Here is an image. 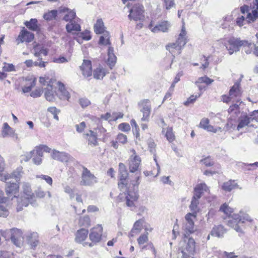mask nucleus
Segmentation results:
<instances>
[{
	"instance_id": "nucleus-1",
	"label": "nucleus",
	"mask_w": 258,
	"mask_h": 258,
	"mask_svg": "<svg viewBox=\"0 0 258 258\" xmlns=\"http://www.w3.org/2000/svg\"><path fill=\"white\" fill-rule=\"evenodd\" d=\"M23 195L18 199L17 210L21 211L23 207H26L29 204L33 206H36L37 204L35 200L34 193L32 191L30 184L24 182L22 184Z\"/></svg>"
},
{
	"instance_id": "nucleus-2",
	"label": "nucleus",
	"mask_w": 258,
	"mask_h": 258,
	"mask_svg": "<svg viewBox=\"0 0 258 258\" xmlns=\"http://www.w3.org/2000/svg\"><path fill=\"white\" fill-rule=\"evenodd\" d=\"M119 182L118 183V187L120 190H123L124 189L128 188V180L134 186H138L140 182L139 181L140 178V174L138 172L135 173V177L134 179H131L128 177V173L126 169L125 166L124 164L120 163L119 164Z\"/></svg>"
},
{
	"instance_id": "nucleus-3",
	"label": "nucleus",
	"mask_w": 258,
	"mask_h": 258,
	"mask_svg": "<svg viewBox=\"0 0 258 258\" xmlns=\"http://www.w3.org/2000/svg\"><path fill=\"white\" fill-rule=\"evenodd\" d=\"M186 32L184 25H182L181 32L175 42L169 43L166 45V49L174 57L175 55L181 53V50L187 43Z\"/></svg>"
},
{
	"instance_id": "nucleus-4",
	"label": "nucleus",
	"mask_w": 258,
	"mask_h": 258,
	"mask_svg": "<svg viewBox=\"0 0 258 258\" xmlns=\"http://www.w3.org/2000/svg\"><path fill=\"white\" fill-rule=\"evenodd\" d=\"M251 12L252 14L249 12L248 6L241 7L240 8V14L236 18V24L239 27H242L254 21L258 17V13L257 10H252Z\"/></svg>"
},
{
	"instance_id": "nucleus-5",
	"label": "nucleus",
	"mask_w": 258,
	"mask_h": 258,
	"mask_svg": "<svg viewBox=\"0 0 258 258\" xmlns=\"http://www.w3.org/2000/svg\"><path fill=\"white\" fill-rule=\"evenodd\" d=\"M232 218L234 220H229L227 224L230 227L234 228L237 232H241V229L237 225V223L241 222L244 223L245 221H251L250 217L247 214L242 212H240L239 214H234L232 216Z\"/></svg>"
},
{
	"instance_id": "nucleus-6",
	"label": "nucleus",
	"mask_w": 258,
	"mask_h": 258,
	"mask_svg": "<svg viewBox=\"0 0 258 258\" xmlns=\"http://www.w3.org/2000/svg\"><path fill=\"white\" fill-rule=\"evenodd\" d=\"M103 228L101 225H97L90 230L89 235V239L91 242H85L83 243L84 246L91 247L97 243L99 242L102 235Z\"/></svg>"
},
{
	"instance_id": "nucleus-7",
	"label": "nucleus",
	"mask_w": 258,
	"mask_h": 258,
	"mask_svg": "<svg viewBox=\"0 0 258 258\" xmlns=\"http://www.w3.org/2000/svg\"><path fill=\"white\" fill-rule=\"evenodd\" d=\"M196 213H188L185 216V221L183 224L182 229L185 233L184 235H189L196 231L194 221L196 219Z\"/></svg>"
},
{
	"instance_id": "nucleus-8",
	"label": "nucleus",
	"mask_w": 258,
	"mask_h": 258,
	"mask_svg": "<svg viewBox=\"0 0 258 258\" xmlns=\"http://www.w3.org/2000/svg\"><path fill=\"white\" fill-rule=\"evenodd\" d=\"M97 182V177L87 168L83 167L80 184L83 186H92Z\"/></svg>"
},
{
	"instance_id": "nucleus-9",
	"label": "nucleus",
	"mask_w": 258,
	"mask_h": 258,
	"mask_svg": "<svg viewBox=\"0 0 258 258\" xmlns=\"http://www.w3.org/2000/svg\"><path fill=\"white\" fill-rule=\"evenodd\" d=\"M188 235H184L183 242L181 243V249L183 254H194L196 252V243L192 238H188Z\"/></svg>"
},
{
	"instance_id": "nucleus-10",
	"label": "nucleus",
	"mask_w": 258,
	"mask_h": 258,
	"mask_svg": "<svg viewBox=\"0 0 258 258\" xmlns=\"http://www.w3.org/2000/svg\"><path fill=\"white\" fill-rule=\"evenodd\" d=\"M241 45H242V40L234 37L230 38L225 43L226 48L230 55L239 51Z\"/></svg>"
},
{
	"instance_id": "nucleus-11",
	"label": "nucleus",
	"mask_w": 258,
	"mask_h": 258,
	"mask_svg": "<svg viewBox=\"0 0 258 258\" xmlns=\"http://www.w3.org/2000/svg\"><path fill=\"white\" fill-rule=\"evenodd\" d=\"M144 12L143 6L139 4H137L135 5L130 10V14L128 17L130 20L141 21L144 19Z\"/></svg>"
},
{
	"instance_id": "nucleus-12",
	"label": "nucleus",
	"mask_w": 258,
	"mask_h": 258,
	"mask_svg": "<svg viewBox=\"0 0 258 258\" xmlns=\"http://www.w3.org/2000/svg\"><path fill=\"white\" fill-rule=\"evenodd\" d=\"M138 105L140 107L141 112L143 113L142 120L145 121H149L151 111V105L150 103V100L149 99H144L139 102Z\"/></svg>"
},
{
	"instance_id": "nucleus-13",
	"label": "nucleus",
	"mask_w": 258,
	"mask_h": 258,
	"mask_svg": "<svg viewBox=\"0 0 258 258\" xmlns=\"http://www.w3.org/2000/svg\"><path fill=\"white\" fill-rule=\"evenodd\" d=\"M148 27L153 33L166 32L170 27V24L168 21H163L154 26L153 22H151Z\"/></svg>"
},
{
	"instance_id": "nucleus-14",
	"label": "nucleus",
	"mask_w": 258,
	"mask_h": 258,
	"mask_svg": "<svg viewBox=\"0 0 258 258\" xmlns=\"http://www.w3.org/2000/svg\"><path fill=\"white\" fill-rule=\"evenodd\" d=\"M19 186L16 183H8L6 186V192L7 195V201L9 199L11 198V200H13V198H17L18 200V198L17 197L16 195L19 191Z\"/></svg>"
},
{
	"instance_id": "nucleus-15",
	"label": "nucleus",
	"mask_w": 258,
	"mask_h": 258,
	"mask_svg": "<svg viewBox=\"0 0 258 258\" xmlns=\"http://www.w3.org/2000/svg\"><path fill=\"white\" fill-rule=\"evenodd\" d=\"M11 239L15 245L20 247L23 244V240L22 231L15 228L11 229Z\"/></svg>"
},
{
	"instance_id": "nucleus-16",
	"label": "nucleus",
	"mask_w": 258,
	"mask_h": 258,
	"mask_svg": "<svg viewBox=\"0 0 258 258\" xmlns=\"http://www.w3.org/2000/svg\"><path fill=\"white\" fill-rule=\"evenodd\" d=\"M125 195V203L126 206L132 208L135 206V202L139 198V195L137 191L128 189Z\"/></svg>"
},
{
	"instance_id": "nucleus-17",
	"label": "nucleus",
	"mask_w": 258,
	"mask_h": 258,
	"mask_svg": "<svg viewBox=\"0 0 258 258\" xmlns=\"http://www.w3.org/2000/svg\"><path fill=\"white\" fill-rule=\"evenodd\" d=\"M43 156V154L41 152L40 149L35 148L29 153V157L25 161H29L33 156L32 159L33 163L35 165H39L42 163V157Z\"/></svg>"
},
{
	"instance_id": "nucleus-18",
	"label": "nucleus",
	"mask_w": 258,
	"mask_h": 258,
	"mask_svg": "<svg viewBox=\"0 0 258 258\" xmlns=\"http://www.w3.org/2000/svg\"><path fill=\"white\" fill-rule=\"evenodd\" d=\"M28 244L31 248L35 249L39 243L38 235L34 232H28L26 235Z\"/></svg>"
},
{
	"instance_id": "nucleus-19",
	"label": "nucleus",
	"mask_w": 258,
	"mask_h": 258,
	"mask_svg": "<svg viewBox=\"0 0 258 258\" xmlns=\"http://www.w3.org/2000/svg\"><path fill=\"white\" fill-rule=\"evenodd\" d=\"M129 169L131 173L138 171L141 164V158L137 155L132 156L129 159Z\"/></svg>"
},
{
	"instance_id": "nucleus-20",
	"label": "nucleus",
	"mask_w": 258,
	"mask_h": 258,
	"mask_svg": "<svg viewBox=\"0 0 258 258\" xmlns=\"http://www.w3.org/2000/svg\"><path fill=\"white\" fill-rule=\"evenodd\" d=\"M34 38L33 33L28 31L26 29L23 28V29L20 33L17 40L18 43L20 42H29L32 41Z\"/></svg>"
},
{
	"instance_id": "nucleus-21",
	"label": "nucleus",
	"mask_w": 258,
	"mask_h": 258,
	"mask_svg": "<svg viewBox=\"0 0 258 258\" xmlns=\"http://www.w3.org/2000/svg\"><path fill=\"white\" fill-rule=\"evenodd\" d=\"M57 95L56 93L55 89H54L50 83L47 84V87L45 89L44 95L46 99L50 102H53L55 100V96Z\"/></svg>"
},
{
	"instance_id": "nucleus-22",
	"label": "nucleus",
	"mask_w": 258,
	"mask_h": 258,
	"mask_svg": "<svg viewBox=\"0 0 258 258\" xmlns=\"http://www.w3.org/2000/svg\"><path fill=\"white\" fill-rule=\"evenodd\" d=\"M83 138L88 141V144L92 147L98 145L97 135L92 130H89V133L83 134Z\"/></svg>"
},
{
	"instance_id": "nucleus-23",
	"label": "nucleus",
	"mask_w": 258,
	"mask_h": 258,
	"mask_svg": "<svg viewBox=\"0 0 258 258\" xmlns=\"http://www.w3.org/2000/svg\"><path fill=\"white\" fill-rule=\"evenodd\" d=\"M22 173V168H17L11 174L0 173V179L1 180L6 181L9 178H14L16 180H19L21 177Z\"/></svg>"
},
{
	"instance_id": "nucleus-24",
	"label": "nucleus",
	"mask_w": 258,
	"mask_h": 258,
	"mask_svg": "<svg viewBox=\"0 0 258 258\" xmlns=\"http://www.w3.org/2000/svg\"><path fill=\"white\" fill-rule=\"evenodd\" d=\"M51 156L53 159L59 160L63 162H68L71 158L70 155L68 153L63 152H59L56 150L53 151Z\"/></svg>"
},
{
	"instance_id": "nucleus-25",
	"label": "nucleus",
	"mask_w": 258,
	"mask_h": 258,
	"mask_svg": "<svg viewBox=\"0 0 258 258\" xmlns=\"http://www.w3.org/2000/svg\"><path fill=\"white\" fill-rule=\"evenodd\" d=\"M80 69L82 71V75L85 77L91 76L92 73L91 61L84 60L82 64L80 66Z\"/></svg>"
},
{
	"instance_id": "nucleus-26",
	"label": "nucleus",
	"mask_w": 258,
	"mask_h": 258,
	"mask_svg": "<svg viewBox=\"0 0 258 258\" xmlns=\"http://www.w3.org/2000/svg\"><path fill=\"white\" fill-rule=\"evenodd\" d=\"M2 136L3 138H6L7 137H15L16 139L18 138L17 135L15 134L14 130L10 126L7 122H5L3 124L2 130Z\"/></svg>"
},
{
	"instance_id": "nucleus-27",
	"label": "nucleus",
	"mask_w": 258,
	"mask_h": 258,
	"mask_svg": "<svg viewBox=\"0 0 258 258\" xmlns=\"http://www.w3.org/2000/svg\"><path fill=\"white\" fill-rule=\"evenodd\" d=\"M78 21L79 19H77L74 21H71L66 25V28L69 33L74 34L76 32L81 31V27L78 23Z\"/></svg>"
},
{
	"instance_id": "nucleus-28",
	"label": "nucleus",
	"mask_w": 258,
	"mask_h": 258,
	"mask_svg": "<svg viewBox=\"0 0 258 258\" xmlns=\"http://www.w3.org/2000/svg\"><path fill=\"white\" fill-rule=\"evenodd\" d=\"M88 235V231L82 228L77 231L76 234L75 241L77 243H83L84 241L87 238Z\"/></svg>"
},
{
	"instance_id": "nucleus-29",
	"label": "nucleus",
	"mask_w": 258,
	"mask_h": 258,
	"mask_svg": "<svg viewBox=\"0 0 258 258\" xmlns=\"http://www.w3.org/2000/svg\"><path fill=\"white\" fill-rule=\"evenodd\" d=\"M58 96L60 99L62 100H69L70 98V95L68 91L66 90L64 85L60 82H58Z\"/></svg>"
},
{
	"instance_id": "nucleus-30",
	"label": "nucleus",
	"mask_w": 258,
	"mask_h": 258,
	"mask_svg": "<svg viewBox=\"0 0 258 258\" xmlns=\"http://www.w3.org/2000/svg\"><path fill=\"white\" fill-rule=\"evenodd\" d=\"M116 62V57L113 53V48L109 47L108 49V59L107 63L109 68L112 69Z\"/></svg>"
},
{
	"instance_id": "nucleus-31",
	"label": "nucleus",
	"mask_w": 258,
	"mask_h": 258,
	"mask_svg": "<svg viewBox=\"0 0 258 258\" xmlns=\"http://www.w3.org/2000/svg\"><path fill=\"white\" fill-rule=\"evenodd\" d=\"M208 188L205 183H200L196 185L194 189V196L201 198L204 191H207Z\"/></svg>"
},
{
	"instance_id": "nucleus-32",
	"label": "nucleus",
	"mask_w": 258,
	"mask_h": 258,
	"mask_svg": "<svg viewBox=\"0 0 258 258\" xmlns=\"http://www.w3.org/2000/svg\"><path fill=\"white\" fill-rule=\"evenodd\" d=\"M225 233H226V230L224 227L221 225H219L213 227L211 232V235L212 236L221 237L223 236Z\"/></svg>"
},
{
	"instance_id": "nucleus-33",
	"label": "nucleus",
	"mask_w": 258,
	"mask_h": 258,
	"mask_svg": "<svg viewBox=\"0 0 258 258\" xmlns=\"http://www.w3.org/2000/svg\"><path fill=\"white\" fill-rule=\"evenodd\" d=\"M249 116L247 115H241L238 119V124L237 126L238 131L240 129L246 126L250 122Z\"/></svg>"
},
{
	"instance_id": "nucleus-34",
	"label": "nucleus",
	"mask_w": 258,
	"mask_h": 258,
	"mask_svg": "<svg viewBox=\"0 0 258 258\" xmlns=\"http://www.w3.org/2000/svg\"><path fill=\"white\" fill-rule=\"evenodd\" d=\"M63 12H67L63 17V20L67 22H71L74 21L78 18L76 17V13L73 10H70L68 8H64L63 10Z\"/></svg>"
},
{
	"instance_id": "nucleus-35",
	"label": "nucleus",
	"mask_w": 258,
	"mask_h": 258,
	"mask_svg": "<svg viewBox=\"0 0 258 258\" xmlns=\"http://www.w3.org/2000/svg\"><path fill=\"white\" fill-rule=\"evenodd\" d=\"M237 186V183L234 180H229L223 183L222 188L226 191H230Z\"/></svg>"
},
{
	"instance_id": "nucleus-36",
	"label": "nucleus",
	"mask_w": 258,
	"mask_h": 258,
	"mask_svg": "<svg viewBox=\"0 0 258 258\" xmlns=\"http://www.w3.org/2000/svg\"><path fill=\"white\" fill-rule=\"evenodd\" d=\"M26 81H30V85L28 86H24L22 88V92L24 93L29 92L32 88L35 86L36 79L33 77H28L25 79Z\"/></svg>"
},
{
	"instance_id": "nucleus-37",
	"label": "nucleus",
	"mask_w": 258,
	"mask_h": 258,
	"mask_svg": "<svg viewBox=\"0 0 258 258\" xmlns=\"http://www.w3.org/2000/svg\"><path fill=\"white\" fill-rule=\"evenodd\" d=\"M94 31L97 34H102L106 32L103 22L101 19H98L95 24Z\"/></svg>"
},
{
	"instance_id": "nucleus-38",
	"label": "nucleus",
	"mask_w": 258,
	"mask_h": 258,
	"mask_svg": "<svg viewBox=\"0 0 258 258\" xmlns=\"http://www.w3.org/2000/svg\"><path fill=\"white\" fill-rule=\"evenodd\" d=\"M200 198L195 197L193 196L190 204L189 205V209L192 211L191 213H196V215H197V213L199 211V207L198 205L199 204V200Z\"/></svg>"
},
{
	"instance_id": "nucleus-39",
	"label": "nucleus",
	"mask_w": 258,
	"mask_h": 258,
	"mask_svg": "<svg viewBox=\"0 0 258 258\" xmlns=\"http://www.w3.org/2000/svg\"><path fill=\"white\" fill-rule=\"evenodd\" d=\"M242 45H241V47H242V51H244L247 54L251 53L255 45L246 40H242Z\"/></svg>"
},
{
	"instance_id": "nucleus-40",
	"label": "nucleus",
	"mask_w": 258,
	"mask_h": 258,
	"mask_svg": "<svg viewBox=\"0 0 258 258\" xmlns=\"http://www.w3.org/2000/svg\"><path fill=\"white\" fill-rule=\"evenodd\" d=\"M229 95L232 96L233 99L234 97H237L241 94V92L239 89V85L237 84H234L230 89L229 91Z\"/></svg>"
},
{
	"instance_id": "nucleus-41",
	"label": "nucleus",
	"mask_w": 258,
	"mask_h": 258,
	"mask_svg": "<svg viewBox=\"0 0 258 258\" xmlns=\"http://www.w3.org/2000/svg\"><path fill=\"white\" fill-rule=\"evenodd\" d=\"M24 24L28 29L32 31H37L38 29L37 20L36 19H31L29 21H26Z\"/></svg>"
},
{
	"instance_id": "nucleus-42",
	"label": "nucleus",
	"mask_w": 258,
	"mask_h": 258,
	"mask_svg": "<svg viewBox=\"0 0 258 258\" xmlns=\"http://www.w3.org/2000/svg\"><path fill=\"white\" fill-rule=\"evenodd\" d=\"M105 70L102 68H97L94 71L93 76L96 79H101L105 76Z\"/></svg>"
},
{
	"instance_id": "nucleus-43",
	"label": "nucleus",
	"mask_w": 258,
	"mask_h": 258,
	"mask_svg": "<svg viewBox=\"0 0 258 258\" xmlns=\"http://www.w3.org/2000/svg\"><path fill=\"white\" fill-rule=\"evenodd\" d=\"M99 39V44L106 45L110 44V36L109 32L107 31L104 32L102 33Z\"/></svg>"
},
{
	"instance_id": "nucleus-44",
	"label": "nucleus",
	"mask_w": 258,
	"mask_h": 258,
	"mask_svg": "<svg viewBox=\"0 0 258 258\" xmlns=\"http://www.w3.org/2000/svg\"><path fill=\"white\" fill-rule=\"evenodd\" d=\"M57 15V11L56 10H51L43 15V18L47 21H51L55 19Z\"/></svg>"
},
{
	"instance_id": "nucleus-45",
	"label": "nucleus",
	"mask_w": 258,
	"mask_h": 258,
	"mask_svg": "<svg viewBox=\"0 0 258 258\" xmlns=\"http://www.w3.org/2000/svg\"><path fill=\"white\" fill-rule=\"evenodd\" d=\"M220 211L229 217L233 212L234 210L228 206L226 203H224L220 207Z\"/></svg>"
},
{
	"instance_id": "nucleus-46",
	"label": "nucleus",
	"mask_w": 258,
	"mask_h": 258,
	"mask_svg": "<svg viewBox=\"0 0 258 258\" xmlns=\"http://www.w3.org/2000/svg\"><path fill=\"white\" fill-rule=\"evenodd\" d=\"M48 54V51L46 49L42 48L39 50L38 47L34 48V55L38 58H41L42 55L46 56Z\"/></svg>"
},
{
	"instance_id": "nucleus-47",
	"label": "nucleus",
	"mask_w": 258,
	"mask_h": 258,
	"mask_svg": "<svg viewBox=\"0 0 258 258\" xmlns=\"http://www.w3.org/2000/svg\"><path fill=\"white\" fill-rule=\"evenodd\" d=\"M79 224L81 226L88 227L90 226V219L89 216H85L80 218Z\"/></svg>"
},
{
	"instance_id": "nucleus-48",
	"label": "nucleus",
	"mask_w": 258,
	"mask_h": 258,
	"mask_svg": "<svg viewBox=\"0 0 258 258\" xmlns=\"http://www.w3.org/2000/svg\"><path fill=\"white\" fill-rule=\"evenodd\" d=\"M241 103L239 100L237 99L236 103L231 105L228 109V112L229 113H232V112H234V113H237L239 112V105Z\"/></svg>"
},
{
	"instance_id": "nucleus-49",
	"label": "nucleus",
	"mask_w": 258,
	"mask_h": 258,
	"mask_svg": "<svg viewBox=\"0 0 258 258\" xmlns=\"http://www.w3.org/2000/svg\"><path fill=\"white\" fill-rule=\"evenodd\" d=\"M165 137L169 142H172L175 140V136L173 133L172 128L168 127L165 133Z\"/></svg>"
},
{
	"instance_id": "nucleus-50",
	"label": "nucleus",
	"mask_w": 258,
	"mask_h": 258,
	"mask_svg": "<svg viewBox=\"0 0 258 258\" xmlns=\"http://www.w3.org/2000/svg\"><path fill=\"white\" fill-rule=\"evenodd\" d=\"M213 82V80L210 79L209 77L207 76H204L200 77L196 82V84H199L201 83H205L206 85H209L212 84Z\"/></svg>"
},
{
	"instance_id": "nucleus-51",
	"label": "nucleus",
	"mask_w": 258,
	"mask_h": 258,
	"mask_svg": "<svg viewBox=\"0 0 258 258\" xmlns=\"http://www.w3.org/2000/svg\"><path fill=\"white\" fill-rule=\"evenodd\" d=\"M149 240L148 232H146L142 234L137 239L138 243L139 245H142L147 242Z\"/></svg>"
},
{
	"instance_id": "nucleus-52",
	"label": "nucleus",
	"mask_w": 258,
	"mask_h": 258,
	"mask_svg": "<svg viewBox=\"0 0 258 258\" xmlns=\"http://www.w3.org/2000/svg\"><path fill=\"white\" fill-rule=\"evenodd\" d=\"M47 111L53 115V117L56 120H58V116L57 114L60 112V110L55 107L52 106L48 108Z\"/></svg>"
},
{
	"instance_id": "nucleus-53",
	"label": "nucleus",
	"mask_w": 258,
	"mask_h": 258,
	"mask_svg": "<svg viewBox=\"0 0 258 258\" xmlns=\"http://www.w3.org/2000/svg\"><path fill=\"white\" fill-rule=\"evenodd\" d=\"M201 93H198V94L194 95H191L187 100L184 103L185 105H188L189 104L193 103L196 99L200 97L201 95Z\"/></svg>"
},
{
	"instance_id": "nucleus-54",
	"label": "nucleus",
	"mask_w": 258,
	"mask_h": 258,
	"mask_svg": "<svg viewBox=\"0 0 258 258\" xmlns=\"http://www.w3.org/2000/svg\"><path fill=\"white\" fill-rule=\"evenodd\" d=\"M36 177L37 178H40L41 179L44 180L50 186H51L52 184V179L51 177L48 175L42 174L36 175Z\"/></svg>"
},
{
	"instance_id": "nucleus-55",
	"label": "nucleus",
	"mask_w": 258,
	"mask_h": 258,
	"mask_svg": "<svg viewBox=\"0 0 258 258\" xmlns=\"http://www.w3.org/2000/svg\"><path fill=\"white\" fill-rule=\"evenodd\" d=\"M3 204L0 202V217H6L9 215V212L7 208L2 205Z\"/></svg>"
},
{
	"instance_id": "nucleus-56",
	"label": "nucleus",
	"mask_w": 258,
	"mask_h": 258,
	"mask_svg": "<svg viewBox=\"0 0 258 258\" xmlns=\"http://www.w3.org/2000/svg\"><path fill=\"white\" fill-rule=\"evenodd\" d=\"M144 221L142 219H140L137 221L133 226V228L137 230V232H140L142 229V226Z\"/></svg>"
},
{
	"instance_id": "nucleus-57",
	"label": "nucleus",
	"mask_w": 258,
	"mask_h": 258,
	"mask_svg": "<svg viewBox=\"0 0 258 258\" xmlns=\"http://www.w3.org/2000/svg\"><path fill=\"white\" fill-rule=\"evenodd\" d=\"M3 70L4 72H12L15 71V66L11 63H5L3 67Z\"/></svg>"
},
{
	"instance_id": "nucleus-58",
	"label": "nucleus",
	"mask_w": 258,
	"mask_h": 258,
	"mask_svg": "<svg viewBox=\"0 0 258 258\" xmlns=\"http://www.w3.org/2000/svg\"><path fill=\"white\" fill-rule=\"evenodd\" d=\"M43 93V90L41 88L36 89L35 90L33 91L31 94L30 96L33 98H37L40 97Z\"/></svg>"
},
{
	"instance_id": "nucleus-59",
	"label": "nucleus",
	"mask_w": 258,
	"mask_h": 258,
	"mask_svg": "<svg viewBox=\"0 0 258 258\" xmlns=\"http://www.w3.org/2000/svg\"><path fill=\"white\" fill-rule=\"evenodd\" d=\"M0 258H14L13 253L7 251H0Z\"/></svg>"
},
{
	"instance_id": "nucleus-60",
	"label": "nucleus",
	"mask_w": 258,
	"mask_h": 258,
	"mask_svg": "<svg viewBox=\"0 0 258 258\" xmlns=\"http://www.w3.org/2000/svg\"><path fill=\"white\" fill-rule=\"evenodd\" d=\"M63 188L64 191L70 196L71 199L74 198V191L70 186L66 185Z\"/></svg>"
},
{
	"instance_id": "nucleus-61",
	"label": "nucleus",
	"mask_w": 258,
	"mask_h": 258,
	"mask_svg": "<svg viewBox=\"0 0 258 258\" xmlns=\"http://www.w3.org/2000/svg\"><path fill=\"white\" fill-rule=\"evenodd\" d=\"M118 128L122 132H128L131 130V127L128 123H122L119 124Z\"/></svg>"
},
{
	"instance_id": "nucleus-62",
	"label": "nucleus",
	"mask_w": 258,
	"mask_h": 258,
	"mask_svg": "<svg viewBox=\"0 0 258 258\" xmlns=\"http://www.w3.org/2000/svg\"><path fill=\"white\" fill-rule=\"evenodd\" d=\"M116 139L117 141L121 144H124L127 142V137L123 134H119Z\"/></svg>"
},
{
	"instance_id": "nucleus-63",
	"label": "nucleus",
	"mask_w": 258,
	"mask_h": 258,
	"mask_svg": "<svg viewBox=\"0 0 258 258\" xmlns=\"http://www.w3.org/2000/svg\"><path fill=\"white\" fill-rule=\"evenodd\" d=\"M75 127L77 132L79 133H81L84 131L85 128H86V123L85 122L83 121L78 124H76L75 125Z\"/></svg>"
},
{
	"instance_id": "nucleus-64",
	"label": "nucleus",
	"mask_w": 258,
	"mask_h": 258,
	"mask_svg": "<svg viewBox=\"0 0 258 258\" xmlns=\"http://www.w3.org/2000/svg\"><path fill=\"white\" fill-rule=\"evenodd\" d=\"M248 116L251 121L253 120L258 121V110H254L251 112Z\"/></svg>"
}]
</instances>
